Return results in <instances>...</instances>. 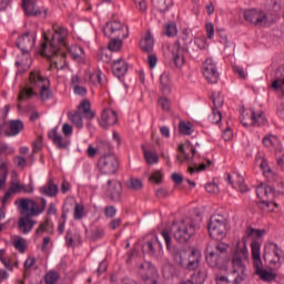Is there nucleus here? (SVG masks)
I'll use <instances>...</instances> for the list:
<instances>
[{
    "mask_svg": "<svg viewBox=\"0 0 284 284\" xmlns=\"http://www.w3.org/2000/svg\"><path fill=\"white\" fill-rule=\"evenodd\" d=\"M52 38L43 33L44 42L41 43V55L51 61V68L63 70L65 65V50H68V30L59 24L52 26Z\"/></svg>",
    "mask_w": 284,
    "mask_h": 284,
    "instance_id": "nucleus-1",
    "label": "nucleus"
},
{
    "mask_svg": "<svg viewBox=\"0 0 284 284\" xmlns=\"http://www.w3.org/2000/svg\"><path fill=\"white\" fill-rule=\"evenodd\" d=\"M32 97H39L41 101H48L52 98L50 80L42 77L39 70H33L29 73V82L20 89L18 101H30Z\"/></svg>",
    "mask_w": 284,
    "mask_h": 284,
    "instance_id": "nucleus-2",
    "label": "nucleus"
},
{
    "mask_svg": "<svg viewBox=\"0 0 284 284\" xmlns=\"http://www.w3.org/2000/svg\"><path fill=\"white\" fill-rule=\"evenodd\" d=\"M40 201V207L34 200L21 199L19 202L16 201V205H18L19 210H22V214H24V216L18 220V230H20L22 234H30L37 224V221L32 220V216H39L45 212L48 201H45V197H41Z\"/></svg>",
    "mask_w": 284,
    "mask_h": 284,
    "instance_id": "nucleus-3",
    "label": "nucleus"
},
{
    "mask_svg": "<svg viewBox=\"0 0 284 284\" xmlns=\"http://www.w3.org/2000/svg\"><path fill=\"white\" fill-rule=\"evenodd\" d=\"M251 256H252L255 274L256 276H258L260 281H263L264 283H274V281H276V277L278 275L272 271H267L263 266V260L261 258V242L256 240L252 241Z\"/></svg>",
    "mask_w": 284,
    "mask_h": 284,
    "instance_id": "nucleus-4",
    "label": "nucleus"
},
{
    "mask_svg": "<svg viewBox=\"0 0 284 284\" xmlns=\"http://www.w3.org/2000/svg\"><path fill=\"white\" fill-rule=\"evenodd\" d=\"M199 227V224L194 223L192 217H186L180 222L172 223L171 234L179 243H187L196 234Z\"/></svg>",
    "mask_w": 284,
    "mask_h": 284,
    "instance_id": "nucleus-5",
    "label": "nucleus"
},
{
    "mask_svg": "<svg viewBox=\"0 0 284 284\" xmlns=\"http://www.w3.org/2000/svg\"><path fill=\"white\" fill-rule=\"evenodd\" d=\"M250 263V251L247 250V242L245 237L243 241H239L233 252L232 265L233 272L240 274L245 278V270Z\"/></svg>",
    "mask_w": 284,
    "mask_h": 284,
    "instance_id": "nucleus-6",
    "label": "nucleus"
},
{
    "mask_svg": "<svg viewBox=\"0 0 284 284\" xmlns=\"http://www.w3.org/2000/svg\"><path fill=\"white\" fill-rule=\"evenodd\" d=\"M190 43H192V36H190L187 30H183L178 41L171 48L175 68H183L185 65V53Z\"/></svg>",
    "mask_w": 284,
    "mask_h": 284,
    "instance_id": "nucleus-7",
    "label": "nucleus"
},
{
    "mask_svg": "<svg viewBox=\"0 0 284 284\" xmlns=\"http://www.w3.org/2000/svg\"><path fill=\"white\" fill-rule=\"evenodd\" d=\"M263 260L272 267V270H281L284 263V253L274 242H267L264 245Z\"/></svg>",
    "mask_w": 284,
    "mask_h": 284,
    "instance_id": "nucleus-8",
    "label": "nucleus"
},
{
    "mask_svg": "<svg viewBox=\"0 0 284 284\" xmlns=\"http://www.w3.org/2000/svg\"><path fill=\"white\" fill-rule=\"evenodd\" d=\"M98 170L105 175L116 174L119 172V159L112 153L102 155L98 160Z\"/></svg>",
    "mask_w": 284,
    "mask_h": 284,
    "instance_id": "nucleus-9",
    "label": "nucleus"
},
{
    "mask_svg": "<svg viewBox=\"0 0 284 284\" xmlns=\"http://www.w3.org/2000/svg\"><path fill=\"white\" fill-rule=\"evenodd\" d=\"M104 37L116 38V39H128L130 31L128 26L121 23V21H110L103 27Z\"/></svg>",
    "mask_w": 284,
    "mask_h": 284,
    "instance_id": "nucleus-10",
    "label": "nucleus"
},
{
    "mask_svg": "<svg viewBox=\"0 0 284 284\" xmlns=\"http://www.w3.org/2000/svg\"><path fill=\"white\" fill-rule=\"evenodd\" d=\"M243 17L245 21L260 28H263V26H267V22L270 21V18H267V13L263 10L257 9L244 10Z\"/></svg>",
    "mask_w": 284,
    "mask_h": 284,
    "instance_id": "nucleus-11",
    "label": "nucleus"
},
{
    "mask_svg": "<svg viewBox=\"0 0 284 284\" xmlns=\"http://www.w3.org/2000/svg\"><path fill=\"white\" fill-rule=\"evenodd\" d=\"M256 195L262 200V205L270 207V204L276 199V186L261 184L256 187Z\"/></svg>",
    "mask_w": 284,
    "mask_h": 284,
    "instance_id": "nucleus-12",
    "label": "nucleus"
},
{
    "mask_svg": "<svg viewBox=\"0 0 284 284\" xmlns=\"http://www.w3.org/2000/svg\"><path fill=\"white\" fill-rule=\"evenodd\" d=\"M215 263L219 265V267H225L227 263H230V253L227 250H230V244L220 242L215 246Z\"/></svg>",
    "mask_w": 284,
    "mask_h": 284,
    "instance_id": "nucleus-13",
    "label": "nucleus"
},
{
    "mask_svg": "<svg viewBox=\"0 0 284 284\" xmlns=\"http://www.w3.org/2000/svg\"><path fill=\"white\" fill-rule=\"evenodd\" d=\"M37 41V38L34 34H31L30 32H26L24 34L20 36L17 41L16 45L21 50L23 54H28L34 48V42Z\"/></svg>",
    "mask_w": 284,
    "mask_h": 284,
    "instance_id": "nucleus-14",
    "label": "nucleus"
},
{
    "mask_svg": "<svg viewBox=\"0 0 284 284\" xmlns=\"http://www.w3.org/2000/svg\"><path fill=\"white\" fill-rule=\"evenodd\" d=\"M266 124H267V119L263 116V112L256 113V111H252L251 115L246 114L242 119V125H244L245 128H250L252 125L261 126Z\"/></svg>",
    "mask_w": 284,
    "mask_h": 284,
    "instance_id": "nucleus-15",
    "label": "nucleus"
},
{
    "mask_svg": "<svg viewBox=\"0 0 284 284\" xmlns=\"http://www.w3.org/2000/svg\"><path fill=\"white\" fill-rule=\"evenodd\" d=\"M122 192H123V186L121 185V182L116 180L108 181L106 196L109 199H111L115 203H119V201H121Z\"/></svg>",
    "mask_w": 284,
    "mask_h": 284,
    "instance_id": "nucleus-16",
    "label": "nucleus"
},
{
    "mask_svg": "<svg viewBox=\"0 0 284 284\" xmlns=\"http://www.w3.org/2000/svg\"><path fill=\"white\" fill-rule=\"evenodd\" d=\"M178 152H180V154L176 155V161H179V163L192 161V159H194V156L196 155V149L192 144H189L186 149L185 144H180L178 146Z\"/></svg>",
    "mask_w": 284,
    "mask_h": 284,
    "instance_id": "nucleus-17",
    "label": "nucleus"
},
{
    "mask_svg": "<svg viewBox=\"0 0 284 284\" xmlns=\"http://www.w3.org/2000/svg\"><path fill=\"white\" fill-rule=\"evenodd\" d=\"M169 252H171V256L178 265L185 267L187 258V251L185 248L173 246Z\"/></svg>",
    "mask_w": 284,
    "mask_h": 284,
    "instance_id": "nucleus-18",
    "label": "nucleus"
},
{
    "mask_svg": "<svg viewBox=\"0 0 284 284\" xmlns=\"http://www.w3.org/2000/svg\"><path fill=\"white\" fill-rule=\"evenodd\" d=\"M118 121L119 116L116 115V111L108 109L102 112L100 125L102 128H108L116 124Z\"/></svg>",
    "mask_w": 284,
    "mask_h": 284,
    "instance_id": "nucleus-19",
    "label": "nucleus"
},
{
    "mask_svg": "<svg viewBox=\"0 0 284 284\" xmlns=\"http://www.w3.org/2000/svg\"><path fill=\"white\" fill-rule=\"evenodd\" d=\"M202 73L209 83H214V60L207 58L202 64Z\"/></svg>",
    "mask_w": 284,
    "mask_h": 284,
    "instance_id": "nucleus-20",
    "label": "nucleus"
},
{
    "mask_svg": "<svg viewBox=\"0 0 284 284\" xmlns=\"http://www.w3.org/2000/svg\"><path fill=\"white\" fill-rule=\"evenodd\" d=\"M186 257L185 270H196L201 263V251L199 248H192L191 254Z\"/></svg>",
    "mask_w": 284,
    "mask_h": 284,
    "instance_id": "nucleus-21",
    "label": "nucleus"
},
{
    "mask_svg": "<svg viewBox=\"0 0 284 284\" xmlns=\"http://www.w3.org/2000/svg\"><path fill=\"white\" fill-rule=\"evenodd\" d=\"M39 192L44 196H49L50 199H53V196H57V194H59V185L54 183L53 179H49L45 185L39 189Z\"/></svg>",
    "mask_w": 284,
    "mask_h": 284,
    "instance_id": "nucleus-22",
    "label": "nucleus"
},
{
    "mask_svg": "<svg viewBox=\"0 0 284 284\" xmlns=\"http://www.w3.org/2000/svg\"><path fill=\"white\" fill-rule=\"evenodd\" d=\"M49 139L52 141V143L58 148V150H65L68 148L69 142L63 139L61 134L57 131V129H52L48 133Z\"/></svg>",
    "mask_w": 284,
    "mask_h": 284,
    "instance_id": "nucleus-23",
    "label": "nucleus"
},
{
    "mask_svg": "<svg viewBox=\"0 0 284 284\" xmlns=\"http://www.w3.org/2000/svg\"><path fill=\"white\" fill-rule=\"evenodd\" d=\"M22 7L28 17L41 16V9L37 7V0H22Z\"/></svg>",
    "mask_w": 284,
    "mask_h": 284,
    "instance_id": "nucleus-24",
    "label": "nucleus"
},
{
    "mask_svg": "<svg viewBox=\"0 0 284 284\" xmlns=\"http://www.w3.org/2000/svg\"><path fill=\"white\" fill-rule=\"evenodd\" d=\"M67 247H74L75 245H81V233L72 232L71 230L67 231L65 237Z\"/></svg>",
    "mask_w": 284,
    "mask_h": 284,
    "instance_id": "nucleus-25",
    "label": "nucleus"
},
{
    "mask_svg": "<svg viewBox=\"0 0 284 284\" xmlns=\"http://www.w3.org/2000/svg\"><path fill=\"white\" fill-rule=\"evenodd\" d=\"M112 70L115 77H124L128 73V63L123 59L115 60L112 64Z\"/></svg>",
    "mask_w": 284,
    "mask_h": 284,
    "instance_id": "nucleus-26",
    "label": "nucleus"
},
{
    "mask_svg": "<svg viewBox=\"0 0 284 284\" xmlns=\"http://www.w3.org/2000/svg\"><path fill=\"white\" fill-rule=\"evenodd\" d=\"M140 48L143 52H152V50H154V38L150 31H148L140 41Z\"/></svg>",
    "mask_w": 284,
    "mask_h": 284,
    "instance_id": "nucleus-27",
    "label": "nucleus"
},
{
    "mask_svg": "<svg viewBox=\"0 0 284 284\" xmlns=\"http://www.w3.org/2000/svg\"><path fill=\"white\" fill-rule=\"evenodd\" d=\"M142 250L143 252H146V254H151V256H154V254H156V251L161 250L159 240H156V237L151 239L142 245Z\"/></svg>",
    "mask_w": 284,
    "mask_h": 284,
    "instance_id": "nucleus-28",
    "label": "nucleus"
},
{
    "mask_svg": "<svg viewBox=\"0 0 284 284\" xmlns=\"http://www.w3.org/2000/svg\"><path fill=\"white\" fill-rule=\"evenodd\" d=\"M9 130L6 131L7 136H17L23 130V121L21 120H11L9 122Z\"/></svg>",
    "mask_w": 284,
    "mask_h": 284,
    "instance_id": "nucleus-29",
    "label": "nucleus"
},
{
    "mask_svg": "<svg viewBox=\"0 0 284 284\" xmlns=\"http://www.w3.org/2000/svg\"><path fill=\"white\" fill-rule=\"evenodd\" d=\"M152 6L158 12H168L172 6H174L173 0H151Z\"/></svg>",
    "mask_w": 284,
    "mask_h": 284,
    "instance_id": "nucleus-30",
    "label": "nucleus"
},
{
    "mask_svg": "<svg viewBox=\"0 0 284 284\" xmlns=\"http://www.w3.org/2000/svg\"><path fill=\"white\" fill-rule=\"evenodd\" d=\"M10 190L12 194H17L19 192H24V194H32V192H34V187H32V185L20 184L19 182H12Z\"/></svg>",
    "mask_w": 284,
    "mask_h": 284,
    "instance_id": "nucleus-31",
    "label": "nucleus"
},
{
    "mask_svg": "<svg viewBox=\"0 0 284 284\" xmlns=\"http://www.w3.org/2000/svg\"><path fill=\"white\" fill-rule=\"evenodd\" d=\"M69 121L73 123L79 130L83 128V118L81 116V111H71L68 113Z\"/></svg>",
    "mask_w": 284,
    "mask_h": 284,
    "instance_id": "nucleus-32",
    "label": "nucleus"
},
{
    "mask_svg": "<svg viewBox=\"0 0 284 284\" xmlns=\"http://www.w3.org/2000/svg\"><path fill=\"white\" fill-rule=\"evenodd\" d=\"M90 108H91L90 101L84 100L79 104L78 112H81V110H82L84 118L92 120V119H94V112H92V110Z\"/></svg>",
    "mask_w": 284,
    "mask_h": 284,
    "instance_id": "nucleus-33",
    "label": "nucleus"
},
{
    "mask_svg": "<svg viewBox=\"0 0 284 284\" xmlns=\"http://www.w3.org/2000/svg\"><path fill=\"white\" fill-rule=\"evenodd\" d=\"M53 230H54V224L52 223V220H50V217H45V220L36 230V234H41L43 232H48V234H52Z\"/></svg>",
    "mask_w": 284,
    "mask_h": 284,
    "instance_id": "nucleus-34",
    "label": "nucleus"
},
{
    "mask_svg": "<svg viewBox=\"0 0 284 284\" xmlns=\"http://www.w3.org/2000/svg\"><path fill=\"white\" fill-rule=\"evenodd\" d=\"M214 230L216 231L217 239H225L227 236V222L224 220L215 222Z\"/></svg>",
    "mask_w": 284,
    "mask_h": 284,
    "instance_id": "nucleus-35",
    "label": "nucleus"
},
{
    "mask_svg": "<svg viewBox=\"0 0 284 284\" xmlns=\"http://www.w3.org/2000/svg\"><path fill=\"white\" fill-rule=\"evenodd\" d=\"M246 239H263L265 236V230H258L254 229L252 226H248L245 231Z\"/></svg>",
    "mask_w": 284,
    "mask_h": 284,
    "instance_id": "nucleus-36",
    "label": "nucleus"
},
{
    "mask_svg": "<svg viewBox=\"0 0 284 284\" xmlns=\"http://www.w3.org/2000/svg\"><path fill=\"white\" fill-rule=\"evenodd\" d=\"M205 258L210 267H214V242H209L205 248Z\"/></svg>",
    "mask_w": 284,
    "mask_h": 284,
    "instance_id": "nucleus-37",
    "label": "nucleus"
},
{
    "mask_svg": "<svg viewBox=\"0 0 284 284\" xmlns=\"http://www.w3.org/2000/svg\"><path fill=\"white\" fill-rule=\"evenodd\" d=\"M245 277H243V275L239 274V276H236L234 280H229L227 276H217L216 277V283L217 284H239V283H242V281L244 280Z\"/></svg>",
    "mask_w": 284,
    "mask_h": 284,
    "instance_id": "nucleus-38",
    "label": "nucleus"
},
{
    "mask_svg": "<svg viewBox=\"0 0 284 284\" xmlns=\"http://www.w3.org/2000/svg\"><path fill=\"white\" fill-rule=\"evenodd\" d=\"M154 271V266L150 262H145L140 265L139 274L143 276V278H150V274Z\"/></svg>",
    "mask_w": 284,
    "mask_h": 284,
    "instance_id": "nucleus-39",
    "label": "nucleus"
},
{
    "mask_svg": "<svg viewBox=\"0 0 284 284\" xmlns=\"http://www.w3.org/2000/svg\"><path fill=\"white\" fill-rule=\"evenodd\" d=\"M171 83H172V80L170 79V73L168 72L162 73L160 77V85L163 92H170Z\"/></svg>",
    "mask_w": 284,
    "mask_h": 284,
    "instance_id": "nucleus-40",
    "label": "nucleus"
},
{
    "mask_svg": "<svg viewBox=\"0 0 284 284\" xmlns=\"http://www.w3.org/2000/svg\"><path fill=\"white\" fill-rule=\"evenodd\" d=\"M13 247L16 250H18V252H20V254H26V250H27L26 239H23L19 235H16L14 240H13Z\"/></svg>",
    "mask_w": 284,
    "mask_h": 284,
    "instance_id": "nucleus-41",
    "label": "nucleus"
},
{
    "mask_svg": "<svg viewBox=\"0 0 284 284\" xmlns=\"http://www.w3.org/2000/svg\"><path fill=\"white\" fill-rule=\"evenodd\" d=\"M142 150H143L144 159L149 165H154L159 163V155L156 153L152 151H148L145 150V148H142Z\"/></svg>",
    "mask_w": 284,
    "mask_h": 284,
    "instance_id": "nucleus-42",
    "label": "nucleus"
},
{
    "mask_svg": "<svg viewBox=\"0 0 284 284\" xmlns=\"http://www.w3.org/2000/svg\"><path fill=\"white\" fill-rule=\"evenodd\" d=\"M123 39L125 38H111L109 50H111V52H119L123 45Z\"/></svg>",
    "mask_w": 284,
    "mask_h": 284,
    "instance_id": "nucleus-43",
    "label": "nucleus"
},
{
    "mask_svg": "<svg viewBox=\"0 0 284 284\" xmlns=\"http://www.w3.org/2000/svg\"><path fill=\"white\" fill-rule=\"evenodd\" d=\"M10 154H14V149L10 148V145L6 143H0V161L8 159Z\"/></svg>",
    "mask_w": 284,
    "mask_h": 284,
    "instance_id": "nucleus-44",
    "label": "nucleus"
},
{
    "mask_svg": "<svg viewBox=\"0 0 284 284\" xmlns=\"http://www.w3.org/2000/svg\"><path fill=\"white\" fill-rule=\"evenodd\" d=\"M180 134H184L185 136H190L194 129L192 128V123L181 121L179 124Z\"/></svg>",
    "mask_w": 284,
    "mask_h": 284,
    "instance_id": "nucleus-45",
    "label": "nucleus"
},
{
    "mask_svg": "<svg viewBox=\"0 0 284 284\" xmlns=\"http://www.w3.org/2000/svg\"><path fill=\"white\" fill-rule=\"evenodd\" d=\"M234 185H237V190H240V192H242V193H245L250 190L247 187V184H245V179L239 174L235 175V184Z\"/></svg>",
    "mask_w": 284,
    "mask_h": 284,
    "instance_id": "nucleus-46",
    "label": "nucleus"
},
{
    "mask_svg": "<svg viewBox=\"0 0 284 284\" xmlns=\"http://www.w3.org/2000/svg\"><path fill=\"white\" fill-rule=\"evenodd\" d=\"M126 187H129V190H141L143 187V182L139 179L135 178H131L128 182H126Z\"/></svg>",
    "mask_w": 284,
    "mask_h": 284,
    "instance_id": "nucleus-47",
    "label": "nucleus"
},
{
    "mask_svg": "<svg viewBox=\"0 0 284 284\" xmlns=\"http://www.w3.org/2000/svg\"><path fill=\"white\" fill-rule=\"evenodd\" d=\"M57 281H59V273L54 271H49L44 275V283L45 284H57Z\"/></svg>",
    "mask_w": 284,
    "mask_h": 284,
    "instance_id": "nucleus-48",
    "label": "nucleus"
},
{
    "mask_svg": "<svg viewBox=\"0 0 284 284\" xmlns=\"http://www.w3.org/2000/svg\"><path fill=\"white\" fill-rule=\"evenodd\" d=\"M176 32V23L169 22L166 26H164L163 33L165 34V37H175Z\"/></svg>",
    "mask_w": 284,
    "mask_h": 284,
    "instance_id": "nucleus-49",
    "label": "nucleus"
},
{
    "mask_svg": "<svg viewBox=\"0 0 284 284\" xmlns=\"http://www.w3.org/2000/svg\"><path fill=\"white\" fill-rule=\"evenodd\" d=\"M278 143V139L274 135H267L263 139V144L265 148H276V144Z\"/></svg>",
    "mask_w": 284,
    "mask_h": 284,
    "instance_id": "nucleus-50",
    "label": "nucleus"
},
{
    "mask_svg": "<svg viewBox=\"0 0 284 284\" xmlns=\"http://www.w3.org/2000/svg\"><path fill=\"white\" fill-rule=\"evenodd\" d=\"M161 236L164 239L165 241V245H166V250H172V236H170V232L168 230H162L161 231Z\"/></svg>",
    "mask_w": 284,
    "mask_h": 284,
    "instance_id": "nucleus-51",
    "label": "nucleus"
},
{
    "mask_svg": "<svg viewBox=\"0 0 284 284\" xmlns=\"http://www.w3.org/2000/svg\"><path fill=\"white\" fill-rule=\"evenodd\" d=\"M264 176L270 183H276V181H278V174L272 171V169L265 171Z\"/></svg>",
    "mask_w": 284,
    "mask_h": 284,
    "instance_id": "nucleus-52",
    "label": "nucleus"
},
{
    "mask_svg": "<svg viewBox=\"0 0 284 284\" xmlns=\"http://www.w3.org/2000/svg\"><path fill=\"white\" fill-rule=\"evenodd\" d=\"M33 154H37L43 148V135H39L33 142Z\"/></svg>",
    "mask_w": 284,
    "mask_h": 284,
    "instance_id": "nucleus-53",
    "label": "nucleus"
},
{
    "mask_svg": "<svg viewBox=\"0 0 284 284\" xmlns=\"http://www.w3.org/2000/svg\"><path fill=\"white\" fill-rule=\"evenodd\" d=\"M139 12L146 13L148 12V2L145 0H133Z\"/></svg>",
    "mask_w": 284,
    "mask_h": 284,
    "instance_id": "nucleus-54",
    "label": "nucleus"
},
{
    "mask_svg": "<svg viewBox=\"0 0 284 284\" xmlns=\"http://www.w3.org/2000/svg\"><path fill=\"white\" fill-rule=\"evenodd\" d=\"M158 104H159L160 108H162V110H164L165 112L170 111V106H171L170 99H168V98H160L159 101H158Z\"/></svg>",
    "mask_w": 284,
    "mask_h": 284,
    "instance_id": "nucleus-55",
    "label": "nucleus"
},
{
    "mask_svg": "<svg viewBox=\"0 0 284 284\" xmlns=\"http://www.w3.org/2000/svg\"><path fill=\"white\" fill-rule=\"evenodd\" d=\"M98 59H100V61H103V63H110V61H112V58L108 53V50L99 51Z\"/></svg>",
    "mask_w": 284,
    "mask_h": 284,
    "instance_id": "nucleus-56",
    "label": "nucleus"
},
{
    "mask_svg": "<svg viewBox=\"0 0 284 284\" xmlns=\"http://www.w3.org/2000/svg\"><path fill=\"white\" fill-rule=\"evenodd\" d=\"M104 216L106 219H114V216H116V207H114V206H105V209H104Z\"/></svg>",
    "mask_w": 284,
    "mask_h": 284,
    "instance_id": "nucleus-57",
    "label": "nucleus"
},
{
    "mask_svg": "<svg viewBox=\"0 0 284 284\" xmlns=\"http://www.w3.org/2000/svg\"><path fill=\"white\" fill-rule=\"evenodd\" d=\"M89 79H90L91 83H93V85L101 83V71H95V72L91 73Z\"/></svg>",
    "mask_w": 284,
    "mask_h": 284,
    "instance_id": "nucleus-58",
    "label": "nucleus"
},
{
    "mask_svg": "<svg viewBox=\"0 0 284 284\" xmlns=\"http://www.w3.org/2000/svg\"><path fill=\"white\" fill-rule=\"evenodd\" d=\"M105 236V231L103 229H95L92 231L93 241H99V239H103Z\"/></svg>",
    "mask_w": 284,
    "mask_h": 284,
    "instance_id": "nucleus-59",
    "label": "nucleus"
},
{
    "mask_svg": "<svg viewBox=\"0 0 284 284\" xmlns=\"http://www.w3.org/2000/svg\"><path fill=\"white\" fill-rule=\"evenodd\" d=\"M150 181H153L154 183H162L163 173H161V171L153 172L150 176Z\"/></svg>",
    "mask_w": 284,
    "mask_h": 284,
    "instance_id": "nucleus-60",
    "label": "nucleus"
},
{
    "mask_svg": "<svg viewBox=\"0 0 284 284\" xmlns=\"http://www.w3.org/2000/svg\"><path fill=\"white\" fill-rule=\"evenodd\" d=\"M271 88H273V90H283L284 88V78L283 79H275L271 85Z\"/></svg>",
    "mask_w": 284,
    "mask_h": 284,
    "instance_id": "nucleus-61",
    "label": "nucleus"
},
{
    "mask_svg": "<svg viewBox=\"0 0 284 284\" xmlns=\"http://www.w3.org/2000/svg\"><path fill=\"white\" fill-rule=\"evenodd\" d=\"M73 216L75 221H80V219H83V206L77 204Z\"/></svg>",
    "mask_w": 284,
    "mask_h": 284,
    "instance_id": "nucleus-62",
    "label": "nucleus"
},
{
    "mask_svg": "<svg viewBox=\"0 0 284 284\" xmlns=\"http://www.w3.org/2000/svg\"><path fill=\"white\" fill-rule=\"evenodd\" d=\"M13 163L17 165V168H26V165L28 164V162L26 161V158L22 156H16L13 159Z\"/></svg>",
    "mask_w": 284,
    "mask_h": 284,
    "instance_id": "nucleus-63",
    "label": "nucleus"
},
{
    "mask_svg": "<svg viewBox=\"0 0 284 284\" xmlns=\"http://www.w3.org/2000/svg\"><path fill=\"white\" fill-rule=\"evenodd\" d=\"M204 281L203 278H201V276L199 275H193L191 277V280L186 281V282H182L181 284H203Z\"/></svg>",
    "mask_w": 284,
    "mask_h": 284,
    "instance_id": "nucleus-64",
    "label": "nucleus"
}]
</instances>
